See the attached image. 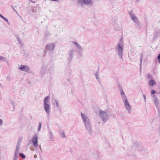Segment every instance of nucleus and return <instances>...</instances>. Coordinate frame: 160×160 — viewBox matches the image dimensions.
<instances>
[{"instance_id":"obj_19","label":"nucleus","mask_w":160,"mask_h":160,"mask_svg":"<svg viewBox=\"0 0 160 160\" xmlns=\"http://www.w3.org/2000/svg\"><path fill=\"white\" fill-rule=\"evenodd\" d=\"M148 84L150 86H153L156 84V82L152 79H150L148 82Z\"/></svg>"},{"instance_id":"obj_10","label":"nucleus","mask_w":160,"mask_h":160,"mask_svg":"<svg viewBox=\"0 0 160 160\" xmlns=\"http://www.w3.org/2000/svg\"><path fill=\"white\" fill-rule=\"evenodd\" d=\"M137 148L138 151L141 152L145 150V148L140 142H136Z\"/></svg>"},{"instance_id":"obj_15","label":"nucleus","mask_w":160,"mask_h":160,"mask_svg":"<svg viewBox=\"0 0 160 160\" xmlns=\"http://www.w3.org/2000/svg\"><path fill=\"white\" fill-rule=\"evenodd\" d=\"M136 144V142L135 143H133V145L130 147L129 150V152H130L131 153L134 152L135 151L136 148H137V146Z\"/></svg>"},{"instance_id":"obj_14","label":"nucleus","mask_w":160,"mask_h":160,"mask_svg":"<svg viewBox=\"0 0 160 160\" xmlns=\"http://www.w3.org/2000/svg\"><path fill=\"white\" fill-rule=\"evenodd\" d=\"M44 108L47 114H50V106L49 104H43Z\"/></svg>"},{"instance_id":"obj_50","label":"nucleus","mask_w":160,"mask_h":160,"mask_svg":"<svg viewBox=\"0 0 160 160\" xmlns=\"http://www.w3.org/2000/svg\"><path fill=\"white\" fill-rule=\"evenodd\" d=\"M34 158H37V155L35 154L34 156Z\"/></svg>"},{"instance_id":"obj_16","label":"nucleus","mask_w":160,"mask_h":160,"mask_svg":"<svg viewBox=\"0 0 160 160\" xmlns=\"http://www.w3.org/2000/svg\"><path fill=\"white\" fill-rule=\"evenodd\" d=\"M160 36V31L155 29L154 32V35L153 37V39L155 40L158 37Z\"/></svg>"},{"instance_id":"obj_17","label":"nucleus","mask_w":160,"mask_h":160,"mask_svg":"<svg viewBox=\"0 0 160 160\" xmlns=\"http://www.w3.org/2000/svg\"><path fill=\"white\" fill-rule=\"evenodd\" d=\"M153 97L154 98V104L157 108H158V104L159 103V101L158 100V98L154 95H153Z\"/></svg>"},{"instance_id":"obj_22","label":"nucleus","mask_w":160,"mask_h":160,"mask_svg":"<svg viewBox=\"0 0 160 160\" xmlns=\"http://www.w3.org/2000/svg\"><path fill=\"white\" fill-rule=\"evenodd\" d=\"M0 17L2 18L5 21H6L8 24H9V22L8 19L4 17L3 15L0 13Z\"/></svg>"},{"instance_id":"obj_31","label":"nucleus","mask_w":160,"mask_h":160,"mask_svg":"<svg viewBox=\"0 0 160 160\" xmlns=\"http://www.w3.org/2000/svg\"><path fill=\"white\" fill-rule=\"evenodd\" d=\"M73 43L77 47V48H78V47L80 45L79 44L76 42H74Z\"/></svg>"},{"instance_id":"obj_13","label":"nucleus","mask_w":160,"mask_h":160,"mask_svg":"<svg viewBox=\"0 0 160 160\" xmlns=\"http://www.w3.org/2000/svg\"><path fill=\"white\" fill-rule=\"evenodd\" d=\"M19 69L21 71L25 72H28L29 70V67L26 65H21L19 68Z\"/></svg>"},{"instance_id":"obj_7","label":"nucleus","mask_w":160,"mask_h":160,"mask_svg":"<svg viewBox=\"0 0 160 160\" xmlns=\"http://www.w3.org/2000/svg\"><path fill=\"white\" fill-rule=\"evenodd\" d=\"M32 142L33 143V146L34 147H38V138L37 134L35 133L32 138Z\"/></svg>"},{"instance_id":"obj_27","label":"nucleus","mask_w":160,"mask_h":160,"mask_svg":"<svg viewBox=\"0 0 160 160\" xmlns=\"http://www.w3.org/2000/svg\"><path fill=\"white\" fill-rule=\"evenodd\" d=\"M142 58H143V54H142L141 55V57H140V70H141V66L142 65Z\"/></svg>"},{"instance_id":"obj_21","label":"nucleus","mask_w":160,"mask_h":160,"mask_svg":"<svg viewBox=\"0 0 160 160\" xmlns=\"http://www.w3.org/2000/svg\"><path fill=\"white\" fill-rule=\"evenodd\" d=\"M0 60L4 61L5 62H7V63L8 62V61L6 58L5 57L1 56H0Z\"/></svg>"},{"instance_id":"obj_3","label":"nucleus","mask_w":160,"mask_h":160,"mask_svg":"<svg viewBox=\"0 0 160 160\" xmlns=\"http://www.w3.org/2000/svg\"><path fill=\"white\" fill-rule=\"evenodd\" d=\"M121 97L123 100H125L124 103L126 108L128 111V112L130 113V112L131 111V107L127 99L126 96L125 95H124L122 96Z\"/></svg>"},{"instance_id":"obj_56","label":"nucleus","mask_w":160,"mask_h":160,"mask_svg":"<svg viewBox=\"0 0 160 160\" xmlns=\"http://www.w3.org/2000/svg\"><path fill=\"white\" fill-rule=\"evenodd\" d=\"M158 94H160V92H158Z\"/></svg>"},{"instance_id":"obj_54","label":"nucleus","mask_w":160,"mask_h":160,"mask_svg":"<svg viewBox=\"0 0 160 160\" xmlns=\"http://www.w3.org/2000/svg\"><path fill=\"white\" fill-rule=\"evenodd\" d=\"M118 87L119 88V87H120V85H119V84H118Z\"/></svg>"},{"instance_id":"obj_43","label":"nucleus","mask_w":160,"mask_h":160,"mask_svg":"<svg viewBox=\"0 0 160 160\" xmlns=\"http://www.w3.org/2000/svg\"><path fill=\"white\" fill-rule=\"evenodd\" d=\"M99 67L98 66V70L96 72L95 75H98V70L99 69Z\"/></svg>"},{"instance_id":"obj_28","label":"nucleus","mask_w":160,"mask_h":160,"mask_svg":"<svg viewBox=\"0 0 160 160\" xmlns=\"http://www.w3.org/2000/svg\"><path fill=\"white\" fill-rule=\"evenodd\" d=\"M19 156L20 157H21V158L23 159L25 158L26 157L25 155L22 153H20L19 154Z\"/></svg>"},{"instance_id":"obj_29","label":"nucleus","mask_w":160,"mask_h":160,"mask_svg":"<svg viewBox=\"0 0 160 160\" xmlns=\"http://www.w3.org/2000/svg\"><path fill=\"white\" fill-rule=\"evenodd\" d=\"M41 126H42L41 123V122H39V125H38V131H40V130H41Z\"/></svg>"},{"instance_id":"obj_58","label":"nucleus","mask_w":160,"mask_h":160,"mask_svg":"<svg viewBox=\"0 0 160 160\" xmlns=\"http://www.w3.org/2000/svg\"><path fill=\"white\" fill-rule=\"evenodd\" d=\"M41 160H43V159H41Z\"/></svg>"},{"instance_id":"obj_35","label":"nucleus","mask_w":160,"mask_h":160,"mask_svg":"<svg viewBox=\"0 0 160 160\" xmlns=\"http://www.w3.org/2000/svg\"><path fill=\"white\" fill-rule=\"evenodd\" d=\"M98 75H95V77L98 80V81L99 82H100V80H99V77H98Z\"/></svg>"},{"instance_id":"obj_20","label":"nucleus","mask_w":160,"mask_h":160,"mask_svg":"<svg viewBox=\"0 0 160 160\" xmlns=\"http://www.w3.org/2000/svg\"><path fill=\"white\" fill-rule=\"evenodd\" d=\"M55 101L56 103V106L59 109L60 113H61V109L59 105L58 101V100L55 99Z\"/></svg>"},{"instance_id":"obj_48","label":"nucleus","mask_w":160,"mask_h":160,"mask_svg":"<svg viewBox=\"0 0 160 160\" xmlns=\"http://www.w3.org/2000/svg\"><path fill=\"white\" fill-rule=\"evenodd\" d=\"M78 160H86L85 159H82V158H79Z\"/></svg>"},{"instance_id":"obj_45","label":"nucleus","mask_w":160,"mask_h":160,"mask_svg":"<svg viewBox=\"0 0 160 160\" xmlns=\"http://www.w3.org/2000/svg\"><path fill=\"white\" fill-rule=\"evenodd\" d=\"M12 8L13 10V11L16 12L17 13V11L15 10V9L13 7V6H12Z\"/></svg>"},{"instance_id":"obj_52","label":"nucleus","mask_w":160,"mask_h":160,"mask_svg":"<svg viewBox=\"0 0 160 160\" xmlns=\"http://www.w3.org/2000/svg\"><path fill=\"white\" fill-rule=\"evenodd\" d=\"M18 42H19V43L21 44V40H20V41H18Z\"/></svg>"},{"instance_id":"obj_44","label":"nucleus","mask_w":160,"mask_h":160,"mask_svg":"<svg viewBox=\"0 0 160 160\" xmlns=\"http://www.w3.org/2000/svg\"><path fill=\"white\" fill-rule=\"evenodd\" d=\"M16 38H17V40L18 41H20V37H17Z\"/></svg>"},{"instance_id":"obj_49","label":"nucleus","mask_w":160,"mask_h":160,"mask_svg":"<svg viewBox=\"0 0 160 160\" xmlns=\"http://www.w3.org/2000/svg\"><path fill=\"white\" fill-rule=\"evenodd\" d=\"M30 1L31 2H32V3H34L35 2V1H32V0H30Z\"/></svg>"},{"instance_id":"obj_9","label":"nucleus","mask_w":160,"mask_h":160,"mask_svg":"<svg viewBox=\"0 0 160 160\" xmlns=\"http://www.w3.org/2000/svg\"><path fill=\"white\" fill-rule=\"evenodd\" d=\"M74 52V51L73 49H71L69 51L68 54L69 56V57L67 59L68 60L70 63L71 62L72 59L73 58Z\"/></svg>"},{"instance_id":"obj_32","label":"nucleus","mask_w":160,"mask_h":160,"mask_svg":"<svg viewBox=\"0 0 160 160\" xmlns=\"http://www.w3.org/2000/svg\"><path fill=\"white\" fill-rule=\"evenodd\" d=\"M77 48L81 51L83 50V48L82 47V46H81L80 45H79L78 47V48Z\"/></svg>"},{"instance_id":"obj_40","label":"nucleus","mask_w":160,"mask_h":160,"mask_svg":"<svg viewBox=\"0 0 160 160\" xmlns=\"http://www.w3.org/2000/svg\"><path fill=\"white\" fill-rule=\"evenodd\" d=\"M142 95H143L144 99V101L145 102H146V98L145 95L143 94H142Z\"/></svg>"},{"instance_id":"obj_12","label":"nucleus","mask_w":160,"mask_h":160,"mask_svg":"<svg viewBox=\"0 0 160 160\" xmlns=\"http://www.w3.org/2000/svg\"><path fill=\"white\" fill-rule=\"evenodd\" d=\"M81 115L84 123H86L88 122H90L87 116L85 114L83 113L82 112H81Z\"/></svg>"},{"instance_id":"obj_2","label":"nucleus","mask_w":160,"mask_h":160,"mask_svg":"<svg viewBox=\"0 0 160 160\" xmlns=\"http://www.w3.org/2000/svg\"><path fill=\"white\" fill-rule=\"evenodd\" d=\"M128 13L130 16L133 22L135 23L137 26V28L138 29H140L141 28V25L139 20L138 19L137 17L134 14H133L132 12H128Z\"/></svg>"},{"instance_id":"obj_24","label":"nucleus","mask_w":160,"mask_h":160,"mask_svg":"<svg viewBox=\"0 0 160 160\" xmlns=\"http://www.w3.org/2000/svg\"><path fill=\"white\" fill-rule=\"evenodd\" d=\"M60 132L61 133V136L63 138H66V136L64 132L63 131H61Z\"/></svg>"},{"instance_id":"obj_8","label":"nucleus","mask_w":160,"mask_h":160,"mask_svg":"<svg viewBox=\"0 0 160 160\" xmlns=\"http://www.w3.org/2000/svg\"><path fill=\"white\" fill-rule=\"evenodd\" d=\"M55 47V44L54 43H48L46 45V49L47 50L52 51L54 50Z\"/></svg>"},{"instance_id":"obj_36","label":"nucleus","mask_w":160,"mask_h":160,"mask_svg":"<svg viewBox=\"0 0 160 160\" xmlns=\"http://www.w3.org/2000/svg\"><path fill=\"white\" fill-rule=\"evenodd\" d=\"M18 158V155H14V156L13 158V159L14 160H17Z\"/></svg>"},{"instance_id":"obj_5","label":"nucleus","mask_w":160,"mask_h":160,"mask_svg":"<svg viewBox=\"0 0 160 160\" xmlns=\"http://www.w3.org/2000/svg\"><path fill=\"white\" fill-rule=\"evenodd\" d=\"M28 13L31 15L34 16L37 14L38 9L36 7L34 6L33 7L32 10L28 8L27 9Z\"/></svg>"},{"instance_id":"obj_37","label":"nucleus","mask_w":160,"mask_h":160,"mask_svg":"<svg viewBox=\"0 0 160 160\" xmlns=\"http://www.w3.org/2000/svg\"><path fill=\"white\" fill-rule=\"evenodd\" d=\"M20 146L19 145H17L16 148L15 150H19L20 149Z\"/></svg>"},{"instance_id":"obj_11","label":"nucleus","mask_w":160,"mask_h":160,"mask_svg":"<svg viewBox=\"0 0 160 160\" xmlns=\"http://www.w3.org/2000/svg\"><path fill=\"white\" fill-rule=\"evenodd\" d=\"M84 125L87 130L88 131L90 134H91L92 132V128L90 122H88L86 123H84Z\"/></svg>"},{"instance_id":"obj_42","label":"nucleus","mask_w":160,"mask_h":160,"mask_svg":"<svg viewBox=\"0 0 160 160\" xmlns=\"http://www.w3.org/2000/svg\"><path fill=\"white\" fill-rule=\"evenodd\" d=\"M158 113V115H160V109L158 107L157 108Z\"/></svg>"},{"instance_id":"obj_23","label":"nucleus","mask_w":160,"mask_h":160,"mask_svg":"<svg viewBox=\"0 0 160 160\" xmlns=\"http://www.w3.org/2000/svg\"><path fill=\"white\" fill-rule=\"evenodd\" d=\"M50 35L49 32H48L47 31H46L45 33V38L46 39H48Z\"/></svg>"},{"instance_id":"obj_30","label":"nucleus","mask_w":160,"mask_h":160,"mask_svg":"<svg viewBox=\"0 0 160 160\" xmlns=\"http://www.w3.org/2000/svg\"><path fill=\"white\" fill-rule=\"evenodd\" d=\"M11 104L12 105L13 108H14L15 106V103L14 101H12L11 102Z\"/></svg>"},{"instance_id":"obj_39","label":"nucleus","mask_w":160,"mask_h":160,"mask_svg":"<svg viewBox=\"0 0 160 160\" xmlns=\"http://www.w3.org/2000/svg\"><path fill=\"white\" fill-rule=\"evenodd\" d=\"M157 59L158 60L159 62L160 63V56H158Z\"/></svg>"},{"instance_id":"obj_6","label":"nucleus","mask_w":160,"mask_h":160,"mask_svg":"<svg viewBox=\"0 0 160 160\" xmlns=\"http://www.w3.org/2000/svg\"><path fill=\"white\" fill-rule=\"evenodd\" d=\"M79 3H81L82 5L85 4L86 5H92L93 2L91 0H78Z\"/></svg>"},{"instance_id":"obj_41","label":"nucleus","mask_w":160,"mask_h":160,"mask_svg":"<svg viewBox=\"0 0 160 160\" xmlns=\"http://www.w3.org/2000/svg\"><path fill=\"white\" fill-rule=\"evenodd\" d=\"M3 123L2 120V119H0V126L2 125Z\"/></svg>"},{"instance_id":"obj_25","label":"nucleus","mask_w":160,"mask_h":160,"mask_svg":"<svg viewBox=\"0 0 160 160\" xmlns=\"http://www.w3.org/2000/svg\"><path fill=\"white\" fill-rule=\"evenodd\" d=\"M120 94L121 96L125 95L124 92L121 87H120Z\"/></svg>"},{"instance_id":"obj_26","label":"nucleus","mask_w":160,"mask_h":160,"mask_svg":"<svg viewBox=\"0 0 160 160\" xmlns=\"http://www.w3.org/2000/svg\"><path fill=\"white\" fill-rule=\"evenodd\" d=\"M49 133L50 134V138L51 139H53V134L51 130H48Z\"/></svg>"},{"instance_id":"obj_57","label":"nucleus","mask_w":160,"mask_h":160,"mask_svg":"<svg viewBox=\"0 0 160 160\" xmlns=\"http://www.w3.org/2000/svg\"><path fill=\"white\" fill-rule=\"evenodd\" d=\"M56 25H54V27L55 28H56Z\"/></svg>"},{"instance_id":"obj_38","label":"nucleus","mask_w":160,"mask_h":160,"mask_svg":"<svg viewBox=\"0 0 160 160\" xmlns=\"http://www.w3.org/2000/svg\"><path fill=\"white\" fill-rule=\"evenodd\" d=\"M147 77L149 79H150V78H151L150 75L149 73L147 75Z\"/></svg>"},{"instance_id":"obj_34","label":"nucleus","mask_w":160,"mask_h":160,"mask_svg":"<svg viewBox=\"0 0 160 160\" xmlns=\"http://www.w3.org/2000/svg\"><path fill=\"white\" fill-rule=\"evenodd\" d=\"M156 93V91L154 90H152V91H151V94H155Z\"/></svg>"},{"instance_id":"obj_46","label":"nucleus","mask_w":160,"mask_h":160,"mask_svg":"<svg viewBox=\"0 0 160 160\" xmlns=\"http://www.w3.org/2000/svg\"><path fill=\"white\" fill-rule=\"evenodd\" d=\"M78 54L80 56H81V52L80 51H78Z\"/></svg>"},{"instance_id":"obj_18","label":"nucleus","mask_w":160,"mask_h":160,"mask_svg":"<svg viewBox=\"0 0 160 160\" xmlns=\"http://www.w3.org/2000/svg\"><path fill=\"white\" fill-rule=\"evenodd\" d=\"M50 98L49 96L45 97L44 99L43 104H49L50 102Z\"/></svg>"},{"instance_id":"obj_55","label":"nucleus","mask_w":160,"mask_h":160,"mask_svg":"<svg viewBox=\"0 0 160 160\" xmlns=\"http://www.w3.org/2000/svg\"><path fill=\"white\" fill-rule=\"evenodd\" d=\"M139 0H136V2H138V1H139Z\"/></svg>"},{"instance_id":"obj_4","label":"nucleus","mask_w":160,"mask_h":160,"mask_svg":"<svg viewBox=\"0 0 160 160\" xmlns=\"http://www.w3.org/2000/svg\"><path fill=\"white\" fill-rule=\"evenodd\" d=\"M99 115L100 116L102 119L103 120V121L105 122L107 120L108 114L106 112L102 111V110H99Z\"/></svg>"},{"instance_id":"obj_1","label":"nucleus","mask_w":160,"mask_h":160,"mask_svg":"<svg viewBox=\"0 0 160 160\" xmlns=\"http://www.w3.org/2000/svg\"><path fill=\"white\" fill-rule=\"evenodd\" d=\"M122 42V38L119 40L118 42V43L117 46L116 48H118V55L121 58H122V56L123 54V45H122L121 43Z\"/></svg>"},{"instance_id":"obj_47","label":"nucleus","mask_w":160,"mask_h":160,"mask_svg":"<svg viewBox=\"0 0 160 160\" xmlns=\"http://www.w3.org/2000/svg\"><path fill=\"white\" fill-rule=\"evenodd\" d=\"M159 131L160 132V121H159Z\"/></svg>"},{"instance_id":"obj_51","label":"nucleus","mask_w":160,"mask_h":160,"mask_svg":"<svg viewBox=\"0 0 160 160\" xmlns=\"http://www.w3.org/2000/svg\"><path fill=\"white\" fill-rule=\"evenodd\" d=\"M39 148L40 149V150L42 151L41 147L40 145L39 146Z\"/></svg>"},{"instance_id":"obj_53","label":"nucleus","mask_w":160,"mask_h":160,"mask_svg":"<svg viewBox=\"0 0 160 160\" xmlns=\"http://www.w3.org/2000/svg\"><path fill=\"white\" fill-rule=\"evenodd\" d=\"M17 145H19V143L18 142L17 144Z\"/></svg>"},{"instance_id":"obj_33","label":"nucleus","mask_w":160,"mask_h":160,"mask_svg":"<svg viewBox=\"0 0 160 160\" xmlns=\"http://www.w3.org/2000/svg\"><path fill=\"white\" fill-rule=\"evenodd\" d=\"M19 150H15V155H17L19 153Z\"/></svg>"}]
</instances>
